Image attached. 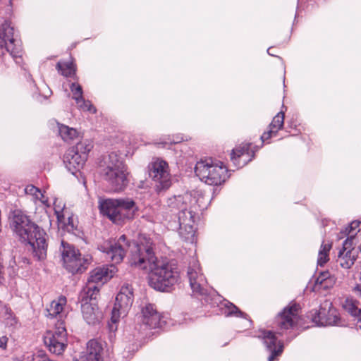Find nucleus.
<instances>
[{"instance_id":"23","label":"nucleus","mask_w":361,"mask_h":361,"mask_svg":"<svg viewBox=\"0 0 361 361\" xmlns=\"http://www.w3.org/2000/svg\"><path fill=\"white\" fill-rule=\"evenodd\" d=\"M73 94V99L75 101L78 107L82 111H87L91 113H95L96 109L92 105L90 101H86L83 97V91L81 85L78 83L73 82L70 87Z\"/></svg>"},{"instance_id":"43","label":"nucleus","mask_w":361,"mask_h":361,"mask_svg":"<svg viewBox=\"0 0 361 361\" xmlns=\"http://www.w3.org/2000/svg\"><path fill=\"white\" fill-rule=\"evenodd\" d=\"M360 252H361V246L360 247Z\"/></svg>"},{"instance_id":"18","label":"nucleus","mask_w":361,"mask_h":361,"mask_svg":"<svg viewBox=\"0 0 361 361\" xmlns=\"http://www.w3.org/2000/svg\"><path fill=\"white\" fill-rule=\"evenodd\" d=\"M353 245L350 240H345L342 250L338 252L339 264L344 269L350 268L356 260L357 251Z\"/></svg>"},{"instance_id":"10","label":"nucleus","mask_w":361,"mask_h":361,"mask_svg":"<svg viewBox=\"0 0 361 361\" xmlns=\"http://www.w3.org/2000/svg\"><path fill=\"white\" fill-rule=\"evenodd\" d=\"M187 276L193 294L202 295L207 293V281L202 273L199 261L192 257L189 262Z\"/></svg>"},{"instance_id":"6","label":"nucleus","mask_w":361,"mask_h":361,"mask_svg":"<svg viewBox=\"0 0 361 361\" xmlns=\"http://www.w3.org/2000/svg\"><path fill=\"white\" fill-rule=\"evenodd\" d=\"M134 300L133 291L131 286L124 284L116 297V301L111 312L109 329L114 331L117 329V324L121 318L128 314Z\"/></svg>"},{"instance_id":"15","label":"nucleus","mask_w":361,"mask_h":361,"mask_svg":"<svg viewBox=\"0 0 361 361\" xmlns=\"http://www.w3.org/2000/svg\"><path fill=\"white\" fill-rule=\"evenodd\" d=\"M197 199L192 192H185L183 195H173L169 197L166 202V207L172 212H181L192 205L198 203Z\"/></svg>"},{"instance_id":"37","label":"nucleus","mask_w":361,"mask_h":361,"mask_svg":"<svg viewBox=\"0 0 361 361\" xmlns=\"http://www.w3.org/2000/svg\"><path fill=\"white\" fill-rule=\"evenodd\" d=\"M56 67L65 77H71L75 72V67L72 62H59Z\"/></svg>"},{"instance_id":"22","label":"nucleus","mask_w":361,"mask_h":361,"mask_svg":"<svg viewBox=\"0 0 361 361\" xmlns=\"http://www.w3.org/2000/svg\"><path fill=\"white\" fill-rule=\"evenodd\" d=\"M116 272V268L113 265L108 267H97L93 269L88 278L89 283H106L109 279L112 278Z\"/></svg>"},{"instance_id":"38","label":"nucleus","mask_w":361,"mask_h":361,"mask_svg":"<svg viewBox=\"0 0 361 361\" xmlns=\"http://www.w3.org/2000/svg\"><path fill=\"white\" fill-rule=\"evenodd\" d=\"M225 310L224 312L226 317L234 316L237 317H243L244 313L242 312L235 305L231 302H226L224 305Z\"/></svg>"},{"instance_id":"41","label":"nucleus","mask_w":361,"mask_h":361,"mask_svg":"<svg viewBox=\"0 0 361 361\" xmlns=\"http://www.w3.org/2000/svg\"><path fill=\"white\" fill-rule=\"evenodd\" d=\"M178 142L179 141H178V140H173V141H170V142H165L164 145H167L168 143H172V142L176 143V142Z\"/></svg>"},{"instance_id":"1","label":"nucleus","mask_w":361,"mask_h":361,"mask_svg":"<svg viewBox=\"0 0 361 361\" xmlns=\"http://www.w3.org/2000/svg\"><path fill=\"white\" fill-rule=\"evenodd\" d=\"M128 260L130 266L148 273L149 283L155 290L167 291L179 280L178 269L167 262L158 259L149 242L134 245Z\"/></svg>"},{"instance_id":"9","label":"nucleus","mask_w":361,"mask_h":361,"mask_svg":"<svg viewBox=\"0 0 361 361\" xmlns=\"http://www.w3.org/2000/svg\"><path fill=\"white\" fill-rule=\"evenodd\" d=\"M149 176L155 182L156 190L159 192L169 189L171 185V176L168 164L157 159L149 166Z\"/></svg>"},{"instance_id":"33","label":"nucleus","mask_w":361,"mask_h":361,"mask_svg":"<svg viewBox=\"0 0 361 361\" xmlns=\"http://www.w3.org/2000/svg\"><path fill=\"white\" fill-rule=\"evenodd\" d=\"M25 192L34 197L35 200L40 201L45 205L48 204V200L44 197L42 191L32 185H28L25 188Z\"/></svg>"},{"instance_id":"16","label":"nucleus","mask_w":361,"mask_h":361,"mask_svg":"<svg viewBox=\"0 0 361 361\" xmlns=\"http://www.w3.org/2000/svg\"><path fill=\"white\" fill-rule=\"evenodd\" d=\"M54 209L57 218L59 228L68 233L73 232L75 229L73 218L64 203L58 199H55Z\"/></svg>"},{"instance_id":"28","label":"nucleus","mask_w":361,"mask_h":361,"mask_svg":"<svg viewBox=\"0 0 361 361\" xmlns=\"http://www.w3.org/2000/svg\"><path fill=\"white\" fill-rule=\"evenodd\" d=\"M120 202L123 211V216H125L126 221L131 220L136 216L138 208L132 200L129 199H116Z\"/></svg>"},{"instance_id":"32","label":"nucleus","mask_w":361,"mask_h":361,"mask_svg":"<svg viewBox=\"0 0 361 361\" xmlns=\"http://www.w3.org/2000/svg\"><path fill=\"white\" fill-rule=\"evenodd\" d=\"M332 245L329 243H323L318 253L317 264L323 267L329 260V252Z\"/></svg>"},{"instance_id":"12","label":"nucleus","mask_w":361,"mask_h":361,"mask_svg":"<svg viewBox=\"0 0 361 361\" xmlns=\"http://www.w3.org/2000/svg\"><path fill=\"white\" fill-rule=\"evenodd\" d=\"M55 326L54 332H48L44 336V343L51 353L60 355L66 346V329L62 320H59Z\"/></svg>"},{"instance_id":"11","label":"nucleus","mask_w":361,"mask_h":361,"mask_svg":"<svg viewBox=\"0 0 361 361\" xmlns=\"http://www.w3.org/2000/svg\"><path fill=\"white\" fill-rule=\"evenodd\" d=\"M0 39L6 46V50L16 59L17 63L21 59V44L15 35L14 29L8 22H5L0 26Z\"/></svg>"},{"instance_id":"2","label":"nucleus","mask_w":361,"mask_h":361,"mask_svg":"<svg viewBox=\"0 0 361 361\" xmlns=\"http://www.w3.org/2000/svg\"><path fill=\"white\" fill-rule=\"evenodd\" d=\"M11 228L16 235L23 242L28 243L35 256L43 259L47 255V244L46 233L21 210L15 209L10 217Z\"/></svg>"},{"instance_id":"21","label":"nucleus","mask_w":361,"mask_h":361,"mask_svg":"<svg viewBox=\"0 0 361 361\" xmlns=\"http://www.w3.org/2000/svg\"><path fill=\"white\" fill-rule=\"evenodd\" d=\"M253 152H250V144H244L232 150L231 159L238 167L245 165L253 157Z\"/></svg>"},{"instance_id":"13","label":"nucleus","mask_w":361,"mask_h":361,"mask_svg":"<svg viewBox=\"0 0 361 361\" xmlns=\"http://www.w3.org/2000/svg\"><path fill=\"white\" fill-rule=\"evenodd\" d=\"M130 245L126 240L125 235H122L117 240L109 241L102 246L101 250L105 252L107 257L116 264L120 263L126 252V249L130 247Z\"/></svg>"},{"instance_id":"39","label":"nucleus","mask_w":361,"mask_h":361,"mask_svg":"<svg viewBox=\"0 0 361 361\" xmlns=\"http://www.w3.org/2000/svg\"><path fill=\"white\" fill-rule=\"evenodd\" d=\"M31 361H47V357L44 355H34Z\"/></svg>"},{"instance_id":"40","label":"nucleus","mask_w":361,"mask_h":361,"mask_svg":"<svg viewBox=\"0 0 361 361\" xmlns=\"http://www.w3.org/2000/svg\"><path fill=\"white\" fill-rule=\"evenodd\" d=\"M7 343V338L6 337H1L0 338V348H6Z\"/></svg>"},{"instance_id":"36","label":"nucleus","mask_w":361,"mask_h":361,"mask_svg":"<svg viewBox=\"0 0 361 361\" xmlns=\"http://www.w3.org/2000/svg\"><path fill=\"white\" fill-rule=\"evenodd\" d=\"M361 222L359 221H353L350 224V225L345 228L344 231L345 234L347 235L346 240H350L352 243L354 244L355 237L357 233L360 231L358 228Z\"/></svg>"},{"instance_id":"20","label":"nucleus","mask_w":361,"mask_h":361,"mask_svg":"<svg viewBox=\"0 0 361 361\" xmlns=\"http://www.w3.org/2000/svg\"><path fill=\"white\" fill-rule=\"evenodd\" d=\"M319 312L320 325L333 326L339 324V317L338 311L332 307L331 303L326 301Z\"/></svg>"},{"instance_id":"34","label":"nucleus","mask_w":361,"mask_h":361,"mask_svg":"<svg viewBox=\"0 0 361 361\" xmlns=\"http://www.w3.org/2000/svg\"><path fill=\"white\" fill-rule=\"evenodd\" d=\"M93 145L90 140H84L77 143L75 147H71V149H75L80 155L84 154L85 159L87 160L88 153L92 149Z\"/></svg>"},{"instance_id":"35","label":"nucleus","mask_w":361,"mask_h":361,"mask_svg":"<svg viewBox=\"0 0 361 361\" xmlns=\"http://www.w3.org/2000/svg\"><path fill=\"white\" fill-rule=\"evenodd\" d=\"M335 281L336 279L331 276L329 271L322 272L316 279V283L321 285L324 288L332 286Z\"/></svg>"},{"instance_id":"30","label":"nucleus","mask_w":361,"mask_h":361,"mask_svg":"<svg viewBox=\"0 0 361 361\" xmlns=\"http://www.w3.org/2000/svg\"><path fill=\"white\" fill-rule=\"evenodd\" d=\"M59 133L65 142H71L78 135L76 129L63 124L59 125Z\"/></svg>"},{"instance_id":"4","label":"nucleus","mask_w":361,"mask_h":361,"mask_svg":"<svg viewBox=\"0 0 361 361\" xmlns=\"http://www.w3.org/2000/svg\"><path fill=\"white\" fill-rule=\"evenodd\" d=\"M101 173L115 191L123 190L128 183L127 168L123 159L116 152L104 157L100 164Z\"/></svg>"},{"instance_id":"7","label":"nucleus","mask_w":361,"mask_h":361,"mask_svg":"<svg viewBox=\"0 0 361 361\" xmlns=\"http://www.w3.org/2000/svg\"><path fill=\"white\" fill-rule=\"evenodd\" d=\"M61 252L63 267L72 274L86 269L91 259L88 255L82 257L78 250L63 240Z\"/></svg>"},{"instance_id":"3","label":"nucleus","mask_w":361,"mask_h":361,"mask_svg":"<svg viewBox=\"0 0 361 361\" xmlns=\"http://www.w3.org/2000/svg\"><path fill=\"white\" fill-rule=\"evenodd\" d=\"M299 319L300 306L295 303H290L276 317V331H263L258 336L263 340L267 349L271 353L268 361H274L283 350V343L278 340L276 335L283 336L288 330L293 329Z\"/></svg>"},{"instance_id":"27","label":"nucleus","mask_w":361,"mask_h":361,"mask_svg":"<svg viewBox=\"0 0 361 361\" xmlns=\"http://www.w3.org/2000/svg\"><path fill=\"white\" fill-rule=\"evenodd\" d=\"M102 345L99 341L90 340L87 344L86 354L81 359L87 361H102Z\"/></svg>"},{"instance_id":"24","label":"nucleus","mask_w":361,"mask_h":361,"mask_svg":"<svg viewBox=\"0 0 361 361\" xmlns=\"http://www.w3.org/2000/svg\"><path fill=\"white\" fill-rule=\"evenodd\" d=\"M84 319L89 324H96L99 319V312L95 302L85 301L81 305Z\"/></svg>"},{"instance_id":"25","label":"nucleus","mask_w":361,"mask_h":361,"mask_svg":"<svg viewBox=\"0 0 361 361\" xmlns=\"http://www.w3.org/2000/svg\"><path fill=\"white\" fill-rule=\"evenodd\" d=\"M283 123L284 113L281 111L274 117L272 121L269 126V130L261 135L262 141L264 142L271 137L276 136L278 131L283 128Z\"/></svg>"},{"instance_id":"14","label":"nucleus","mask_w":361,"mask_h":361,"mask_svg":"<svg viewBox=\"0 0 361 361\" xmlns=\"http://www.w3.org/2000/svg\"><path fill=\"white\" fill-rule=\"evenodd\" d=\"M99 208L101 213L106 216L114 224H123L126 221V217L122 216V208L117 200L107 199L100 201Z\"/></svg>"},{"instance_id":"26","label":"nucleus","mask_w":361,"mask_h":361,"mask_svg":"<svg viewBox=\"0 0 361 361\" xmlns=\"http://www.w3.org/2000/svg\"><path fill=\"white\" fill-rule=\"evenodd\" d=\"M67 308V299L63 295H60L54 300L47 307L48 315L51 317L59 316L62 318Z\"/></svg>"},{"instance_id":"29","label":"nucleus","mask_w":361,"mask_h":361,"mask_svg":"<svg viewBox=\"0 0 361 361\" xmlns=\"http://www.w3.org/2000/svg\"><path fill=\"white\" fill-rule=\"evenodd\" d=\"M342 306L346 312L357 318V326L361 329V309L357 307V302L353 298H346Z\"/></svg>"},{"instance_id":"31","label":"nucleus","mask_w":361,"mask_h":361,"mask_svg":"<svg viewBox=\"0 0 361 361\" xmlns=\"http://www.w3.org/2000/svg\"><path fill=\"white\" fill-rule=\"evenodd\" d=\"M99 288L94 284L89 283L87 282V287L84 290V296L82 299V302L85 301L89 302H95L97 296L99 295Z\"/></svg>"},{"instance_id":"5","label":"nucleus","mask_w":361,"mask_h":361,"mask_svg":"<svg viewBox=\"0 0 361 361\" xmlns=\"http://www.w3.org/2000/svg\"><path fill=\"white\" fill-rule=\"evenodd\" d=\"M195 172L202 181L210 185H218L227 178V169L221 161L211 159L198 161Z\"/></svg>"},{"instance_id":"42","label":"nucleus","mask_w":361,"mask_h":361,"mask_svg":"<svg viewBox=\"0 0 361 361\" xmlns=\"http://www.w3.org/2000/svg\"><path fill=\"white\" fill-rule=\"evenodd\" d=\"M269 50H270V48L267 50L268 54L273 56V54L271 53H270Z\"/></svg>"},{"instance_id":"19","label":"nucleus","mask_w":361,"mask_h":361,"mask_svg":"<svg viewBox=\"0 0 361 361\" xmlns=\"http://www.w3.org/2000/svg\"><path fill=\"white\" fill-rule=\"evenodd\" d=\"M86 159L85 155H80L75 149H68L63 156V163L67 169L74 174L82 168Z\"/></svg>"},{"instance_id":"17","label":"nucleus","mask_w":361,"mask_h":361,"mask_svg":"<svg viewBox=\"0 0 361 361\" xmlns=\"http://www.w3.org/2000/svg\"><path fill=\"white\" fill-rule=\"evenodd\" d=\"M138 320L142 323L139 331L146 328L154 329L159 326L160 315L152 304H147L142 308Z\"/></svg>"},{"instance_id":"8","label":"nucleus","mask_w":361,"mask_h":361,"mask_svg":"<svg viewBox=\"0 0 361 361\" xmlns=\"http://www.w3.org/2000/svg\"><path fill=\"white\" fill-rule=\"evenodd\" d=\"M199 204L197 203L186 209L177 213L178 220L179 223V234L180 237L185 241L191 243L195 242V224L197 219V212Z\"/></svg>"}]
</instances>
